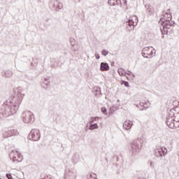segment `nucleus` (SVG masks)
I'll return each instance as SVG.
<instances>
[{
    "mask_svg": "<svg viewBox=\"0 0 179 179\" xmlns=\"http://www.w3.org/2000/svg\"><path fill=\"white\" fill-rule=\"evenodd\" d=\"M10 157L13 162H22V160H23L22 154L16 150H13L10 153Z\"/></svg>",
    "mask_w": 179,
    "mask_h": 179,
    "instance_id": "nucleus-1",
    "label": "nucleus"
},
{
    "mask_svg": "<svg viewBox=\"0 0 179 179\" xmlns=\"http://www.w3.org/2000/svg\"><path fill=\"white\" fill-rule=\"evenodd\" d=\"M29 139L30 141H38L40 139V131L37 129L31 130L29 135Z\"/></svg>",
    "mask_w": 179,
    "mask_h": 179,
    "instance_id": "nucleus-2",
    "label": "nucleus"
},
{
    "mask_svg": "<svg viewBox=\"0 0 179 179\" xmlns=\"http://www.w3.org/2000/svg\"><path fill=\"white\" fill-rule=\"evenodd\" d=\"M136 23H138V17L136 15H132L127 22L128 26L130 27V29L129 30H132L134 27L136 26Z\"/></svg>",
    "mask_w": 179,
    "mask_h": 179,
    "instance_id": "nucleus-3",
    "label": "nucleus"
},
{
    "mask_svg": "<svg viewBox=\"0 0 179 179\" xmlns=\"http://www.w3.org/2000/svg\"><path fill=\"white\" fill-rule=\"evenodd\" d=\"M33 120V113L31 112H26L23 114V121L26 124H29V122H31Z\"/></svg>",
    "mask_w": 179,
    "mask_h": 179,
    "instance_id": "nucleus-4",
    "label": "nucleus"
},
{
    "mask_svg": "<svg viewBox=\"0 0 179 179\" xmlns=\"http://www.w3.org/2000/svg\"><path fill=\"white\" fill-rule=\"evenodd\" d=\"M142 54L144 58H149L150 55H153V51L152 50V48L147 47L142 50Z\"/></svg>",
    "mask_w": 179,
    "mask_h": 179,
    "instance_id": "nucleus-5",
    "label": "nucleus"
},
{
    "mask_svg": "<svg viewBox=\"0 0 179 179\" xmlns=\"http://www.w3.org/2000/svg\"><path fill=\"white\" fill-rule=\"evenodd\" d=\"M162 26V32L164 34H167V33H169V29L171 27V25H170V20H166L165 22H163Z\"/></svg>",
    "mask_w": 179,
    "mask_h": 179,
    "instance_id": "nucleus-6",
    "label": "nucleus"
},
{
    "mask_svg": "<svg viewBox=\"0 0 179 179\" xmlns=\"http://www.w3.org/2000/svg\"><path fill=\"white\" fill-rule=\"evenodd\" d=\"M16 132L17 131L15 129L8 130L3 134V138H10V136H13V135H16Z\"/></svg>",
    "mask_w": 179,
    "mask_h": 179,
    "instance_id": "nucleus-7",
    "label": "nucleus"
},
{
    "mask_svg": "<svg viewBox=\"0 0 179 179\" xmlns=\"http://www.w3.org/2000/svg\"><path fill=\"white\" fill-rule=\"evenodd\" d=\"M100 69L102 72L110 70V66L107 63H101Z\"/></svg>",
    "mask_w": 179,
    "mask_h": 179,
    "instance_id": "nucleus-8",
    "label": "nucleus"
},
{
    "mask_svg": "<svg viewBox=\"0 0 179 179\" xmlns=\"http://www.w3.org/2000/svg\"><path fill=\"white\" fill-rule=\"evenodd\" d=\"M131 127H132V122H131L130 120L124 121L123 124V128H124V129H131Z\"/></svg>",
    "mask_w": 179,
    "mask_h": 179,
    "instance_id": "nucleus-9",
    "label": "nucleus"
},
{
    "mask_svg": "<svg viewBox=\"0 0 179 179\" xmlns=\"http://www.w3.org/2000/svg\"><path fill=\"white\" fill-rule=\"evenodd\" d=\"M97 128H99V126L96 123L90 126V129L91 130L97 129Z\"/></svg>",
    "mask_w": 179,
    "mask_h": 179,
    "instance_id": "nucleus-10",
    "label": "nucleus"
},
{
    "mask_svg": "<svg viewBox=\"0 0 179 179\" xmlns=\"http://www.w3.org/2000/svg\"><path fill=\"white\" fill-rule=\"evenodd\" d=\"M117 1L116 0H108V3L110 5L114 6L115 5Z\"/></svg>",
    "mask_w": 179,
    "mask_h": 179,
    "instance_id": "nucleus-11",
    "label": "nucleus"
},
{
    "mask_svg": "<svg viewBox=\"0 0 179 179\" xmlns=\"http://www.w3.org/2000/svg\"><path fill=\"white\" fill-rule=\"evenodd\" d=\"M102 55H104L106 57V55H108V51L106 50H103L101 52Z\"/></svg>",
    "mask_w": 179,
    "mask_h": 179,
    "instance_id": "nucleus-12",
    "label": "nucleus"
},
{
    "mask_svg": "<svg viewBox=\"0 0 179 179\" xmlns=\"http://www.w3.org/2000/svg\"><path fill=\"white\" fill-rule=\"evenodd\" d=\"M122 85H124L126 87H129V83L127 81H122Z\"/></svg>",
    "mask_w": 179,
    "mask_h": 179,
    "instance_id": "nucleus-13",
    "label": "nucleus"
},
{
    "mask_svg": "<svg viewBox=\"0 0 179 179\" xmlns=\"http://www.w3.org/2000/svg\"><path fill=\"white\" fill-rule=\"evenodd\" d=\"M101 111L103 114H107V109L106 108H102Z\"/></svg>",
    "mask_w": 179,
    "mask_h": 179,
    "instance_id": "nucleus-14",
    "label": "nucleus"
},
{
    "mask_svg": "<svg viewBox=\"0 0 179 179\" xmlns=\"http://www.w3.org/2000/svg\"><path fill=\"white\" fill-rule=\"evenodd\" d=\"M6 177L8 179H13V178L12 177V175L9 174V173H7L6 174Z\"/></svg>",
    "mask_w": 179,
    "mask_h": 179,
    "instance_id": "nucleus-15",
    "label": "nucleus"
},
{
    "mask_svg": "<svg viewBox=\"0 0 179 179\" xmlns=\"http://www.w3.org/2000/svg\"><path fill=\"white\" fill-rule=\"evenodd\" d=\"M95 57H96V59H100V55L96 53Z\"/></svg>",
    "mask_w": 179,
    "mask_h": 179,
    "instance_id": "nucleus-16",
    "label": "nucleus"
},
{
    "mask_svg": "<svg viewBox=\"0 0 179 179\" xmlns=\"http://www.w3.org/2000/svg\"><path fill=\"white\" fill-rule=\"evenodd\" d=\"M159 156H163V154L160 152V151H159Z\"/></svg>",
    "mask_w": 179,
    "mask_h": 179,
    "instance_id": "nucleus-17",
    "label": "nucleus"
},
{
    "mask_svg": "<svg viewBox=\"0 0 179 179\" xmlns=\"http://www.w3.org/2000/svg\"><path fill=\"white\" fill-rule=\"evenodd\" d=\"M96 120H99V117H95L94 120L96 121Z\"/></svg>",
    "mask_w": 179,
    "mask_h": 179,
    "instance_id": "nucleus-18",
    "label": "nucleus"
},
{
    "mask_svg": "<svg viewBox=\"0 0 179 179\" xmlns=\"http://www.w3.org/2000/svg\"><path fill=\"white\" fill-rule=\"evenodd\" d=\"M169 15V19H171V15Z\"/></svg>",
    "mask_w": 179,
    "mask_h": 179,
    "instance_id": "nucleus-19",
    "label": "nucleus"
},
{
    "mask_svg": "<svg viewBox=\"0 0 179 179\" xmlns=\"http://www.w3.org/2000/svg\"><path fill=\"white\" fill-rule=\"evenodd\" d=\"M140 104H141V106H143V103H141Z\"/></svg>",
    "mask_w": 179,
    "mask_h": 179,
    "instance_id": "nucleus-20",
    "label": "nucleus"
},
{
    "mask_svg": "<svg viewBox=\"0 0 179 179\" xmlns=\"http://www.w3.org/2000/svg\"><path fill=\"white\" fill-rule=\"evenodd\" d=\"M120 71H121V69H119V70H118L119 73H120Z\"/></svg>",
    "mask_w": 179,
    "mask_h": 179,
    "instance_id": "nucleus-21",
    "label": "nucleus"
},
{
    "mask_svg": "<svg viewBox=\"0 0 179 179\" xmlns=\"http://www.w3.org/2000/svg\"><path fill=\"white\" fill-rule=\"evenodd\" d=\"M1 179V178H0Z\"/></svg>",
    "mask_w": 179,
    "mask_h": 179,
    "instance_id": "nucleus-22",
    "label": "nucleus"
}]
</instances>
